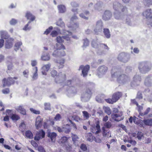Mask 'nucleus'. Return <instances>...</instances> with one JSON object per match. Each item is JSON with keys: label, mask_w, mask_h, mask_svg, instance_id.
Masks as SVG:
<instances>
[{"label": "nucleus", "mask_w": 152, "mask_h": 152, "mask_svg": "<svg viewBox=\"0 0 152 152\" xmlns=\"http://www.w3.org/2000/svg\"><path fill=\"white\" fill-rule=\"evenodd\" d=\"M45 109V110H50V103H44Z\"/></svg>", "instance_id": "nucleus-56"}, {"label": "nucleus", "mask_w": 152, "mask_h": 152, "mask_svg": "<svg viewBox=\"0 0 152 152\" xmlns=\"http://www.w3.org/2000/svg\"><path fill=\"white\" fill-rule=\"evenodd\" d=\"M14 39L12 38H10L7 40L5 44V47L6 48L10 49L11 48L13 45Z\"/></svg>", "instance_id": "nucleus-23"}, {"label": "nucleus", "mask_w": 152, "mask_h": 152, "mask_svg": "<svg viewBox=\"0 0 152 152\" xmlns=\"http://www.w3.org/2000/svg\"><path fill=\"white\" fill-rule=\"evenodd\" d=\"M112 15V13L110 11H105L103 15V19L105 20H108L111 17Z\"/></svg>", "instance_id": "nucleus-24"}, {"label": "nucleus", "mask_w": 152, "mask_h": 152, "mask_svg": "<svg viewBox=\"0 0 152 152\" xmlns=\"http://www.w3.org/2000/svg\"><path fill=\"white\" fill-rule=\"evenodd\" d=\"M103 109L105 113L108 115H110L111 114V111L110 108L108 107H104Z\"/></svg>", "instance_id": "nucleus-50"}, {"label": "nucleus", "mask_w": 152, "mask_h": 152, "mask_svg": "<svg viewBox=\"0 0 152 152\" xmlns=\"http://www.w3.org/2000/svg\"><path fill=\"white\" fill-rule=\"evenodd\" d=\"M130 17V16L125 15L124 16V18L122 20L126 24L130 25L131 24V22Z\"/></svg>", "instance_id": "nucleus-33"}, {"label": "nucleus", "mask_w": 152, "mask_h": 152, "mask_svg": "<svg viewBox=\"0 0 152 152\" xmlns=\"http://www.w3.org/2000/svg\"><path fill=\"white\" fill-rule=\"evenodd\" d=\"M1 37L2 38L6 39L9 37V35L7 32L5 31H1L0 32Z\"/></svg>", "instance_id": "nucleus-37"}, {"label": "nucleus", "mask_w": 152, "mask_h": 152, "mask_svg": "<svg viewBox=\"0 0 152 152\" xmlns=\"http://www.w3.org/2000/svg\"><path fill=\"white\" fill-rule=\"evenodd\" d=\"M112 78H117L118 82L121 84H124L130 81V78L127 75L121 74V70L116 67H113L111 71Z\"/></svg>", "instance_id": "nucleus-1"}, {"label": "nucleus", "mask_w": 152, "mask_h": 152, "mask_svg": "<svg viewBox=\"0 0 152 152\" xmlns=\"http://www.w3.org/2000/svg\"><path fill=\"white\" fill-rule=\"evenodd\" d=\"M143 137V134L140 132H138L137 134V137L139 140H141Z\"/></svg>", "instance_id": "nucleus-51"}, {"label": "nucleus", "mask_w": 152, "mask_h": 152, "mask_svg": "<svg viewBox=\"0 0 152 152\" xmlns=\"http://www.w3.org/2000/svg\"><path fill=\"white\" fill-rule=\"evenodd\" d=\"M120 12L115 11L114 16L115 18L117 20H123L125 15L123 13H121Z\"/></svg>", "instance_id": "nucleus-21"}, {"label": "nucleus", "mask_w": 152, "mask_h": 152, "mask_svg": "<svg viewBox=\"0 0 152 152\" xmlns=\"http://www.w3.org/2000/svg\"><path fill=\"white\" fill-rule=\"evenodd\" d=\"M144 83L147 87L152 86V74H149L145 77Z\"/></svg>", "instance_id": "nucleus-16"}, {"label": "nucleus", "mask_w": 152, "mask_h": 152, "mask_svg": "<svg viewBox=\"0 0 152 152\" xmlns=\"http://www.w3.org/2000/svg\"><path fill=\"white\" fill-rule=\"evenodd\" d=\"M152 67V64L150 61H145L138 63V69L140 72L142 74L148 73Z\"/></svg>", "instance_id": "nucleus-2"}, {"label": "nucleus", "mask_w": 152, "mask_h": 152, "mask_svg": "<svg viewBox=\"0 0 152 152\" xmlns=\"http://www.w3.org/2000/svg\"><path fill=\"white\" fill-rule=\"evenodd\" d=\"M111 118L115 121H119L123 119L124 117L122 116V113L118 112L117 108H114L113 110V113L112 114Z\"/></svg>", "instance_id": "nucleus-8"}, {"label": "nucleus", "mask_w": 152, "mask_h": 152, "mask_svg": "<svg viewBox=\"0 0 152 152\" xmlns=\"http://www.w3.org/2000/svg\"><path fill=\"white\" fill-rule=\"evenodd\" d=\"M67 140L68 139L66 137H63L59 140L58 142L60 144H63L66 142Z\"/></svg>", "instance_id": "nucleus-44"}, {"label": "nucleus", "mask_w": 152, "mask_h": 152, "mask_svg": "<svg viewBox=\"0 0 152 152\" xmlns=\"http://www.w3.org/2000/svg\"><path fill=\"white\" fill-rule=\"evenodd\" d=\"M103 6V3L102 2H98L94 5V9L100 11L102 9Z\"/></svg>", "instance_id": "nucleus-31"}, {"label": "nucleus", "mask_w": 152, "mask_h": 152, "mask_svg": "<svg viewBox=\"0 0 152 152\" xmlns=\"http://www.w3.org/2000/svg\"><path fill=\"white\" fill-rule=\"evenodd\" d=\"M25 136L27 138L30 139H31L33 138V134L30 130H27L26 131Z\"/></svg>", "instance_id": "nucleus-36"}, {"label": "nucleus", "mask_w": 152, "mask_h": 152, "mask_svg": "<svg viewBox=\"0 0 152 152\" xmlns=\"http://www.w3.org/2000/svg\"><path fill=\"white\" fill-rule=\"evenodd\" d=\"M26 16L28 19H30L31 21H33L35 19V17L29 12H27L26 13Z\"/></svg>", "instance_id": "nucleus-40"}, {"label": "nucleus", "mask_w": 152, "mask_h": 152, "mask_svg": "<svg viewBox=\"0 0 152 152\" xmlns=\"http://www.w3.org/2000/svg\"><path fill=\"white\" fill-rule=\"evenodd\" d=\"M144 3L145 5L147 6H149L152 4V0H145Z\"/></svg>", "instance_id": "nucleus-55"}, {"label": "nucleus", "mask_w": 152, "mask_h": 152, "mask_svg": "<svg viewBox=\"0 0 152 152\" xmlns=\"http://www.w3.org/2000/svg\"><path fill=\"white\" fill-rule=\"evenodd\" d=\"M103 27V23L101 20H98L96 24L95 28L94 29V31L96 34L102 31Z\"/></svg>", "instance_id": "nucleus-19"}, {"label": "nucleus", "mask_w": 152, "mask_h": 152, "mask_svg": "<svg viewBox=\"0 0 152 152\" xmlns=\"http://www.w3.org/2000/svg\"><path fill=\"white\" fill-rule=\"evenodd\" d=\"M102 131L103 132V135L104 137H108L109 135L108 134H109V132L105 130V127H103L102 128Z\"/></svg>", "instance_id": "nucleus-47"}, {"label": "nucleus", "mask_w": 152, "mask_h": 152, "mask_svg": "<svg viewBox=\"0 0 152 152\" xmlns=\"http://www.w3.org/2000/svg\"><path fill=\"white\" fill-rule=\"evenodd\" d=\"M50 73L51 76L55 78V77L57 75V72L55 70H52Z\"/></svg>", "instance_id": "nucleus-57"}, {"label": "nucleus", "mask_w": 152, "mask_h": 152, "mask_svg": "<svg viewBox=\"0 0 152 152\" xmlns=\"http://www.w3.org/2000/svg\"><path fill=\"white\" fill-rule=\"evenodd\" d=\"M151 139L150 138H145L143 142L145 144H149L151 142Z\"/></svg>", "instance_id": "nucleus-63"}, {"label": "nucleus", "mask_w": 152, "mask_h": 152, "mask_svg": "<svg viewBox=\"0 0 152 152\" xmlns=\"http://www.w3.org/2000/svg\"><path fill=\"white\" fill-rule=\"evenodd\" d=\"M20 118L19 116L16 114H13L11 116V118L13 120L17 121Z\"/></svg>", "instance_id": "nucleus-54"}, {"label": "nucleus", "mask_w": 152, "mask_h": 152, "mask_svg": "<svg viewBox=\"0 0 152 152\" xmlns=\"http://www.w3.org/2000/svg\"><path fill=\"white\" fill-rule=\"evenodd\" d=\"M72 80H69L65 83L62 84L63 88L68 92V93L74 94L76 92L77 88L75 87L71 86L72 85Z\"/></svg>", "instance_id": "nucleus-4"}, {"label": "nucleus", "mask_w": 152, "mask_h": 152, "mask_svg": "<svg viewBox=\"0 0 152 152\" xmlns=\"http://www.w3.org/2000/svg\"><path fill=\"white\" fill-rule=\"evenodd\" d=\"M41 58L42 60L48 61L50 60V58L49 53L44 52L41 56Z\"/></svg>", "instance_id": "nucleus-32"}, {"label": "nucleus", "mask_w": 152, "mask_h": 152, "mask_svg": "<svg viewBox=\"0 0 152 152\" xmlns=\"http://www.w3.org/2000/svg\"><path fill=\"white\" fill-rule=\"evenodd\" d=\"M22 45V43L21 42H19L16 43L14 45V50L16 51L19 50L20 48V46Z\"/></svg>", "instance_id": "nucleus-43"}, {"label": "nucleus", "mask_w": 152, "mask_h": 152, "mask_svg": "<svg viewBox=\"0 0 152 152\" xmlns=\"http://www.w3.org/2000/svg\"><path fill=\"white\" fill-rule=\"evenodd\" d=\"M86 137L87 140L91 142L93 141L95 139V137L93 136L92 134L91 133L87 134Z\"/></svg>", "instance_id": "nucleus-34"}, {"label": "nucleus", "mask_w": 152, "mask_h": 152, "mask_svg": "<svg viewBox=\"0 0 152 152\" xmlns=\"http://www.w3.org/2000/svg\"><path fill=\"white\" fill-rule=\"evenodd\" d=\"M56 25L57 26H60L61 27H63L65 26V24L64 22L62 21L61 18L59 19L56 22Z\"/></svg>", "instance_id": "nucleus-46"}, {"label": "nucleus", "mask_w": 152, "mask_h": 152, "mask_svg": "<svg viewBox=\"0 0 152 152\" xmlns=\"http://www.w3.org/2000/svg\"><path fill=\"white\" fill-rule=\"evenodd\" d=\"M142 80V77L141 75L139 74H136L135 75L131 83V86L133 88L140 85Z\"/></svg>", "instance_id": "nucleus-11"}, {"label": "nucleus", "mask_w": 152, "mask_h": 152, "mask_svg": "<svg viewBox=\"0 0 152 152\" xmlns=\"http://www.w3.org/2000/svg\"><path fill=\"white\" fill-rule=\"evenodd\" d=\"M142 15L147 19V24L149 27H152V12L151 9H148L142 13Z\"/></svg>", "instance_id": "nucleus-7"}, {"label": "nucleus", "mask_w": 152, "mask_h": 152, "mask_svg": "<svg viewBox=\"0 0 152 152\" xmlns=\"http://www.w3.org/2000/svg\"><path fill=\"white\" fill-rule=\"evenodd\" d=\"M15 109L18 112L21 114L25 115H26L25 110L21 106H19L15 107Z\"/></svg>", "instance_id": "nucleus-30"}, {"label": "nucleus", "mask_w": 152, "mask_h": 152, "mask_svg": "<svg viewBox=\"0 0 152 152\" xmlns=\"http://www.w3.org/2000/svg\"><path fill=\"white\" fill-rule=\"evenodd\" d=\"M144 124L147 126H152V119H145L143 121Z\"/></svg>", "instance_id": "nucleus-38"}, {"label": "nucleus", "mask_w": 152, "mask_h": 152, "mask_svg": "<svg viewBox=\"0 0 152 152\" xmlns=\"http://www.w3.org/2000/svg\"><path fill=\"white\" fill-rule=\"evenodd\" d=\"M92 46L97 49V53L99 55H101L103 53L102 51L103 49L108 50L109 48L105 44H100L96 40H93L91 43Z\"/></svg>", "instance_id": "nucleus-3"}, {"label": "nucleus", "mask_w": 152, "mask_h": 152, "mask_svg": "<svg viewBox=\"0 0 152 152\" xmlns=\"http://www.w3.org/2000/svg\"><path fill=\"white\" fill-rule=\"evenodd\" d=\"M89 68L90 66L88 65H86L85 66L81 65L80 66L79 70H82L83 76L85 77L87 75Z\"/></svg>", "instance_id": "nucleus-17"}, {"label": "nucleus", "mask_w": 152, "mask_h": 152, "mask_svg": "<svg viewBox=\"0 0 152 152\" xmlns=\"http://www.w3.org/2000/svg\"><path fill=\"white\" fill-rule=\"evenodd\" d=\"M107 67L104 65L99 67L97 70V75L99 77H101L107 72Z\"/></svg>", "instance_id": "nucleus-15"}, {"label": "nucleus", "mask_w": 152, "mask_h": 152, "mask_svg": "<svg viewBox=\"0 0 152 152\" xmlns=\"http://www.w3.org/2000/svg\"><path fill=\"white\" fill-rule=\"evenodd\" d=\"M45 133L43 130H41L36 133V135L34 137L35 140L39 141L40 139L45 137Z\"/></svg>", "instance_id": "nucleus-18"}, {"label": "nucleus", "mask_w": 152, "mask_h": 152, "mask_svg": "<svg viewBox=\"0 0 152 152\" xmlns=\"http://www.w3.org/2000/svg\"><path fill=\"white\" fill-rule=\"evenodd\" d=\"M151 110V108L150 107H148L147 108L146 110L143 113L140 112V115L142 116H144L147 115L148 114Z\"/></svg>", "instance_id": "nucleus-49"}, {"label": "nucleus", "mask_w": 152, "mask_h": 152, "mask_svg": "<svg viewBox=\"0 0 152 152\" xmlns=\"http://www.w3.org/2000/svg\"><path fill=\"white\" fill-rule=\"evenodd\" d=\"M19 128L22 132L24 131L26 128V125L24 122H23L21 123L19 126Z\"/></svg>", "instance_id": "nucleus-53"}, {"label": "nucleus", "mask_w": 152, "mask_h": 152, "mask_svg": "<svg viewBox=\"0 0 152 152\" xmlns=\"http://www.w3.org/2000/svg\"><path fill=\"white\" fill-rule=\"evenodd\" d=\"M55 62L57 64L59 68H62L64 66V64L65 62L64 59H62L59 60H55Z\"/></svg>", "instance_id": "nucleus-29"}, {"label": "nucleus", "mask_w": 152, "mask_h": 152, "mask_svg": "<svg viewBox=\"0 0 152 152\" xmlns=\"http://www.w3.org/2000/svg\"><path fill=\"white\" fill-rule=\"evenodd\" d=\"M53 28L52 26H50L44 32V34L46 35L50 33L52 29Z\"/></svg>", "instance_id": "nucleus-59"}, {"label": "nucleus", "mask_w": 152, "mask_h": 152, "mask_svg": "<svg viewBox=\"0 0 152 152\" xmlns=\"http://www.w3.org/2000/svg\"><path fill=\"white\" fill-rule=\"evenodd\" d=\"M117 99H115L114 96H112V99H106L105 100L107 102L112 104L113 103L116 102L117 101Z\"/></svg>", "instance_id": "nucleus-42"}, {"label": "nucleus", "mask_w": 152, "mask_h": 152, "mask_svg": "<svg viewBox=\"0 0 152 152\" xmlns=\"http://www.w3.org/2000/svg\"><path fill=\"white\" fill-rule=\"evenodd\" d=\"M130 58L129 54L122 52L120 53L117 57V59L119 61L124 63L127 62L130 59Z\"/></svg>", "instance_id": "nucleus-12"}, {"label": "nucleus", "mask_w": 152, "mask_h": 152, "mask_svg": "<svg viewBox=\"0 0 152 152\" xmlns=\"http://www.w3.org/2000/svg\"><path fill=\"white\" fill-rule=\"evenodd\" d=\"M96 124V125L93 127V129H91L92 132L93 133L97 134L101 132L99 122L97 121Z\"/></svg>", "instance_id": "nucleus-20"}, {"label": "nucleus", "mask_w": 152, "mask_h": 152, "mask_svg": "<svg viewBox=\"0 0 152 152\" xmlns=\"http://www.w3.org/2000/svg\"><path fill=\"white\" fill-rule=\"evenodd\" d=\"M104 127L106 128H107L109 129L112 126L111 124L109 122H107L105 123L104 124Z\"/></svg>", "instance_id": "nucleus-58"}, {"label": "nucleus", "mask_w": 152, "mask_h": 152, "mask_svg": "<svg viewBox=\"0 0 152 152\" xmlns=\"http://www.w3.org/2000/svg\"><path fill=\"white\" fill-rule=\"evenodd\" d=\"M58 11L60 13H63L66 11L65 6L63 5H60L58 6Z\"/></svg>", "instance_id": "nucleus-39"}, {"label": "nucleus", "mask_w": 152, "mask_h": 152, "mask_svg": "<svg viewBox=\"0 0 152 152\" xmlns=\"http://www.w3.org/2000/svg\"><path fill=\"white\" fill-rule=\"evenodd\" d=\"M66 78L65 74L61 72L58 73L55 77V81L57 83L61 84V85L62 86V84L66 80Z\"/></svg>", "instance_id": "nucleus-14"}, {"label": "nucleus", "mask_w": 152, "mask_h": 152, "mask_svg": "<svg viewBox=\"0 0 152 152\" xmlns=\"http://www.w3.org/2000/svg\"><path fill=\"white\" fill-rule=\"evenodd\" d=\"M104 33L105 36L107 38H109L110 37V31L108 28L104 29Z\"/></svg>", "instance_id": "nucleus-41"}, {"label": "nucleus", "mask_w": 152, "mask_h": 152, "mask_svg": "<svg viewBox=\"0 0 152 152\" xmlns=\"http://www.w3.org/2000/svg\"><path fill=\"white\" fill-rule=\"evenodd\" d=\"M67 25L69 28H70L71 30H76L79 27V23H77L69 22L67 24Z\"/></svg>", "instance_id": "nucleus-22"}, {"label": "nucleus", "mask_w": 152, "mask_h": 152, "mask_svg": "<svg viewBox=\"0 0 152 152\" xmlns=\"http://www.w3.org/2000/svg\"><path fill=\"white\" fill-rule=\"evenodd\" d=\"M83 116L86 119H88L89 118V114L86 111H83Z\"/></svg>", "instance_id": "nucleus-62"}, {"label": "nucleus", "mask_w": 152, "mask_h": 152, "mask_svg": "<svg viewBox=\"0 0 152 152\" xmlns=\"http://www.w3.org/2000/svg\"><path fill=\"white\" fill-rule=\"evenodd\" d=\"M90 15V12L89 11L87 10L84 11L83 12L79 14V16L84 19L88 20V16Z\"/></svg>", "instance_id": "nucleus-26"}, {"label": "nucleus", "mask_w": 152, "mask_h": 152, "mask_svg": "<svg viewBox=\"0 0 152 152\" xmlns=\"http://www.w3.org/2000/svg\"><path fill=\"white\" fill-rule=\"evenodd\" d=\"M59 45L60 47L58 46V44H57V49L55 50L52 54L53 56L55 57L63 56L66 54L65 52L63 50L65 49L64 46L63 45L61 44Z\"/></svg>", "instance_id": "nucleus-5"}, {"label": "nucleus", "mask_w": 152, "mask_h": 152, "mask_svg": "<svg viewBox=\"0 0 152 152\" xmlns=\"http://www.w3.org/2000/svg\"><path fill=\"white\" fill-rule=\"evenodd\" d=\"M50 66L51 64L49 63L44 65L42 66L41 70L42 75H46V73L49 70Z\"/></svg>", "instance_id": "nucleus-25"}, {"label": "nucleus", "mask_w": 152, "mask_h": 152, "mask_svg": "<svg viewBox=\"0 0 152 152\" xmlns=\"http://www.w3.org/2000/svg\"><path fill=\"white\" fill-rule=\"evenodd\" d=\"M37 72V67H35L33 68L32 72L33 73V75L32 77V78L34 80L37 79V78L38 76Z\"/></svg>", "instance_id": "nucleus-35"}, {"label": "nucleus", "mask_w": 152, "mask_h": 152, "mask_svg": "<svg viewBox=\"0 0 152 152\" xmlns=\"http://www.w3.org/2000/svg\"><path fill=\"white\" fill-rule=\"evenodd\" d=\"M83 45L84 47H86L88 46L89 45V41L87 39H83Z\"/></svg>", "instance_id": "nucleus-60"}, {"label": "nucleus", "mask_w": 152, "mask_h": 152, "mask_svg": "<svg viewBox=\"0 0 152 152\" xmlns=\"http://www.w3.org/2000/svg\"><path fill=\"white\" fill-rule=\"evenodd\" d=\"M57 135L56 133L54 132H48V136L50 139L53 142H55Z\"/></svg>", "instance_id": "nucleus-27"}, {"label": "nucleus", "mask_w": 152, "mask_h": 152, "mask_svg": "<svg viewBox=\"0 0 152 152\" xmlns=\"http://www.w3.org/2000/svg\"><path fill=\"white\" fill-rule=\"evenodd\" d=\"M42 119L40 116H38L36 119L35 125L37 129H39L42 126Z\"/></svg>", "instance_id": "nucleus-28"}, {"label": "nucleus", "mask_w": 152, "mask_h": 152, "mask_svg": "<svg viewBox=\"0 0 152 152\" xmlns=\"http://www.w3.org/2000/svg\"><path fill=\"white\" fill-rule=\"evenodd\" d=\"M114 96L115 99H117V101L122 96V94L121 92H117L114 93L113 95L112 96Z\"/></svg>", "instance_id": "nucleus-48"}, {"label": "nucleus", "mask_w": 152, "mask_h": 152, "mask_svg": "<svg viewBox=\"0 0 152 152\" xmlns=\"http://www.w3.org/2000/svg\"><path fill=\"white\" fill-rule=\"evenodd\" d=\"M92 94V92L91 89L89 88H86L85 92L83 93L81 95V100L83 102H86L88 101L90 99Z\"/></svg>", "instance_id": "nucleus-9"}, {"label": "nucleus", "mask_w": 152, "mask_h": 152, "mask_svg": "<svg viewBox=\"0 0 152 152\" xmlns=\"http://www.w3.org/2000/svg\"><path fill=\"white\" fill-rule=\"evenodd\" d=\"M17 79V77H9L7 78H4L2 80L3 86V87L6 86H10L13 85L15 83L14 80Z\"/></svg>", "instance_id": "nucleus-13"}, {"label": "nucleus", "mask_w": 152, "mask_h": 152, "mask_svg": "<svg viewBox=\"0 0 152 152\" xmlns=\"http://www.w3.org/2000/svg\"><path fill=\"white\" fill-rule=\"evenodd\" d=\"M30 23V21H29L28 23L26 25H25L24 27L23 28V29L25 31L29 30L31 29V27H28Z\"/></svg>", "instance_id": "nucleus-61"}, {"label": "nucleus", "mask_w": 152, "mask_h": 152, "mask_svg": "<svg viewBox=\"0 0 152 152\" xmlns=\"http://www.w3.org/2000/svg\"><path fill=\"white\" fill-rule=\"evenodd\" d=\"M70 129L68 125H67L66 126L63 127V132H64L65 133H69L70 132Z\"/></svg>", "instance_id": "nucleus-45"}, {"label": "nucleus", "mask_w": 152, "mask_h": 152, "mask_svg": "<svg viewBox=\"0 0 152 152\" xmlns=\"http://www.w3.org/2000/svg\"><path fill=\"white\" fill-rule=\"evenodd\" d=\"M94 5H93V3L91 2L89 3L88 5H86V8L89 9L90 10H91L92 11L93 10V8L94 9Z\"/></svg>", "instance_id": "nucleus-52"}, {"label": "nucleus", "mask_w": 152, "mask_h": 152, "mask_svg": "<svg viewBox=\"0 0 152 152\" xmlns=\"http://www.w3.org/2000/svg\"><path fill=\"white\" fill-rule=\"evenodd\" d=\"M113 8L115 11H121L122 12L126 13L127 8L117 1H115L113 3Z\"/></svg>", "instance_id": "nucleus-6"}, {"label": "nucleus", "mask_w": 152, "mask_h": 152, "mask_svg": "<svg viewBox=\"0 0 152 152\" xmlns=\"http://www.w3.org/2000/svg\"><path fill=\"white\" fill-rule=\"evenodd\" d=\"M137 99H142V96L141 93L139 91L138 92L136 97Z\"/></svg>", "instance_id": "nucleus-64"}, {"label": "nucleus", "mask_w": 152, "mask_h": 152, "mask_svg": "<svg viewBox=\"0 0 152 152\" xmlns=\"http://www.w3.org/2000/svg\"><path fill=\"white\" fill-rule=\"evenodd\" d=\"M72 33L71 32H69L68 31H66V33L65 35L66 36H62L61 37L60 36L56 38V41L59 44L57 43L56 44V46H57V44H58V46L60 47L59 45L60 44H62L61 43L64 42V39H65L67 41H69L70 40V37L69 36L71 35Z\"/></svg>", "instance_id": "nucleus-10"}]
</instances>
